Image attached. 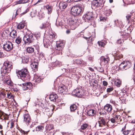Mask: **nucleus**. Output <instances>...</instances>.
I'll list each match as a JSON object with an SVG mask.
<instances>
[{
	"mask_svg": "<svg viewBox=\"0 0 135 135\" xmlns=\"http://www.w3.org/2000/svg\"><path fill=\"white\" fill-rule=\"evenodd\" d=\"M20 131L21 133L24 134H27L29 131H25L22 129L20 130Z\"/></svg>",
	"mask_w": 135,
	"mask_h": 135,
	"instance_id": "6e6d98bb",
	"label": "nucleus"
},
{
	"mask_svg": "<svg viewBox=\"0 0 135 135\" xmlns=\"http://www.w3.org/2000/svg\"><path fill=\"white\" fill-rule=\"evenodd\" d=\"M68 6L66 2H61L60 3L59 7L60 9H65Z\"/></svg>",
	"mask_w": 135,
	"mask_h": 135,
	"instance_id": "2eb2a0df",
	"label": "nucleus"
},
{
	"mask_svg": "<svg viewBox=\"0 0 135 135\" xmlns=\"http://www.w3.org/2000/svg\"><path fill=\"white\" fill-rule=\"evenodd\" d=\"M54 129L53 126L51 124H49L46 127V130L47 131H50L52 129Z\"/></svg>",
	"mask_w": 135,
	"mask_h": 135,
	"instance_id": "e433bc0d",
	"label": "nucleus"
},
{
	"mask_svg": "<svg viewBox=\"0 0 135 135\" xmlns=\"http://www.w3.org/2000/svg\"><path fill=\"white\" fill-rule=\"evenodd\" d=\"M98 44L99 46H100L103 47L105 45V43L101 41H98Z\"/></svg>",
	"mask_w": 135,
	"mask_h": 135,
	"instance_id": "09e8293b",
	"label": "nucleus"
},
{
	"mask_svg": "<svg viewBox=\"0 0 135 135\" xmlns=\"http://www.w3.org/2000/svg\"><path fill=\"white\" fill-rule=\"evenodd\" d=\"M38 16L40 18H41L44 17V14L42 12H40L38 14Z\"/></svg>",
	"mask_w": 135,
	"mask_h": 135,
	"instance_id": "5fc2aeb1",
	"label": "nucleus"
},
{
	"mask_svg": "<svg viewBox=\"0 0 135 135\" xmlns=\"http://www.w3.org/2000/svg\"><path fill=\"white\" fill-rule=\"evenodd\" d=\"M25 25V23L23 22H21L17 26V28L19 29H21L24 28Z\"/></svg>",
	"mask_w": 135,
	"mask_h": 135,
	"instance_id": "cd10ccee",
	"label": "nucleus"
},
{
	"mask_svg": "<svg viewBox=\"0 0 135 135\" xmlns=\"http://www.w3.org/2000/svg\"><path fill=\"white\" fill-rule=\"evenodd\" d=\"M131 15H128L126 16V18L127 21H128V22L129 21V20L131 19Z\"/></svg>",
	"mask_w": 135,
	"mask_h": 135,
	"instance_id": "052dcab7",
	"label": "nucleus"
},
{
	"mask_svg": "<svg viewBox=\"0 0 135 135\" xmlns=\"http://www.w3.org/2000/svg\"><path fill=\"white\" fill-rule=\"evenodd\" d=\"M6 114H3L1 113H0V119L2 120H4L5 119V115Z\"/></svg>",
	"mask_w": 135,
	"mask_h": 135,
	"instance_id": "c03bdc74",
	"label": "nucleus"
},
{
	"mask_svg": "<svg viewBox=\"0 0 135 135\" xmlns=\"http://www.w3.org/2000/svg\"><path fill=\"white\" fill-rule=\"evenodd\" d=\"M0 94L2 96L3 98H5L6 96V94H7L8 91L4 89H2L0 90Z\"/></svg>",
	"mask_w": 135,
	"mask_h": 135,
	"instance_id": "4be33fe9",
	"label": "nucleus"
},
{
	"mask_svg": "<svg viewBox=\"0 0 135 135\" xmlns=\"http://www.w3.org/2000/svg\"><path fill=\"white\" fill-rule=\"evenodd\" d=\"M84 38H85L86 39H88V42H91L92 41V38L91 37V36L89 37L88 38L87 37H84Z\"/></svg>",
	"mask_w": 135,
	"mask_h": 135,
	"instance_id": "8fccbe9b",
	"label": "nucleus"
},
{
	"mask_svg": "<svg viewBox=\"0 0 135 135\" xmlns=\"http://www.w3.org/2000/svg\"><path fill=\"white\" fill-rule=\"evenodd\" d=\"M102 83L103 85L104 86H106L108 84V83L107 82L105 81H103Z\"/></svg>",
	"mask_w": 135,
	"mask_h": 135,
	"instance_id": "680f3d73",
	"label": "nucleus"
},
{
	"mask_svg": "<svg viewBox=\"0 0 135 135\" xmlns=\"http://www.w3.org/2000/svg\"><path fill=\"white\" fill-rule=\"evenodd\" d=\"M87 126L88 125L86 124H84L81 126V129L82 130H84L86 128Z\"/></svg>",
	"mask_w": 135,
	"mask_h": 135,
	"instance_id": "49530a36",
	"label": "nucleus"
},
{
	"mask_svg": "<svg viewBox=\"0 0 135 135\" xmlns=\"http://www.w3.org/2000/svg\"><path fill=\"white\" fill-rule=\"evenodd\" d=\"M110 121L113 123H114L115 122V119L114 118H112L110 119Z\"/></svg>",
	"mask_w": 135,
	"mask_h": 135,
	"instance_id": "774afa93",
	"label": "nucleus"
},
{
	"mask_svg": "<svg viewBox=\"0 0 135 135\" xmlns=\"http://www.w3.org/2000/svg\"><path fill=\"white\" fill-rule=\"evenodd\" d=\"M106 12H107L106 13L107 14V15H110L112 13L111 10L110 9L108 10Z\"/></svg>",
	"mask_w": 135,
	"mask_h": 135,
	"instance_id": "e2e57ef3",
	"label": "nucleus"
},
{
	"mask_svg": "<svg viewBox=\"0 0 135 135\" xmlns=\"http://www.w3.org/2000/svg\"><path fill=\"white\" fill-rule=\"evenodd\" d=\"M27 52L29 53H32L34 52V50L33 48L32 47H28L27 48Z\"/></svg>",
	"mask_w": 135,
	"mask_h": 135,
	"instance_id": "473e14b6",
	"label": "nucleus"
},
{
	"mask_svg": "<svg viewBox=\"0 0 135 135\" xmlns=\"http://www.w3.org/2000/svg\"><path fill=\"white\" fill-rule=\"evenodd\" d=\"M29 11V9L28 8H27L25 12H23V13H22L21 14V15H22L25 14L27 12H28Z\"/></svg>",
	"mask_w": 135,
	"mask_h": 135,
	"instance_id": "0e129e2a",
	"label": "nucleus"
},
{
	"mask_svg": "<svg viewBox=\"0 0 135 135\" xmlns=\"http://www.w3.org/2000/svg\"><path fill=\"white\" fill-rule=\"evenodd\" d=\"M17 75L19 78H25V79L29 78V76L28 72L27 69H24L16 72Z\"/></svg>",
	"mask_w": 135,
	"mask_h": 135,
	"instance_id": "f03ea898",
	"label": "nucleus"
},
{
	"mask_svg": "<svg viewBox=\"0 0 135 135\" xmlns=\"http://www.w3.org/2000/svg\"><path fill=\"white\" fill-rule=\"evenodd\" d=\"M27 86L28 87V89H30L32 88V84L30 82H27L25 83Z\"/></svg>",
	"mask_w": 135,
	"mask_h": 135,
	"instance_id": "79ce46f5",
	"label": "nucleus"
},
{
	"mask_svg": "<svg viewBox=\"0 0 135 135\" xmlns=\"http://www.w3.org/2000/svg\"><path fill=\"white\" fill-rule=\"evenodd\" d=\"M21 10L20 8L18 9L16 11V14H15V15H13V17H15L17 15H18L19 13H20V12H21Z\"/></svg>",
	"mask_w": 135,
	"mask_h": 135,
	"instance_id": "a18cd8bd",
	"label": "nucleus"
},
{
	"mask_svg": "<svg viewBox=\"0 0 135 135\" xmlns=\"http://www.w3.org/2000/svg\"><path fill=\"white\" fill-rule=\"evenodd\" d=\"M45 7L48 10V14H51L52 11L51 7L49 5H46Z\"/></svg>",
	"mask_w": 135,
	"mask_h": 135,
	"instance_id": "c9c22d12",
	"label": "nucleus"
},
{
	"mask_svg": "<svg viewBox=\"0 0 135 135\" xmlns=\"http://www.w3.org/2000/svg\"><path fill=\"white\" fill-rule=\"evenodd\" d=\"M7 96L8 98L13 99L14 98L12 94L11 93L8 91V92L7 93Z\"/></svg>",
	"mask_w": 135,
	"mask_h": 135,
	"instance_id": "a19ab883",
	"label": "nucleus"
},
{
	"mask_svg": "<svg viewBox=\"0 0 135 135\" xmlns=\"http://www.w3.org/2000/svg\"><path fill=\"white\" fill-rule=\"evenodd\" d=\"M13 44L12 43L9 41L6 42V44L3 46L4 50L7 51H9L12 50L13 48Z\"/></svg>",
	"mask_w": 135,
	"mask_h": 135,
	"instance_id": "1a4fd4ad",
	"label": "nucleus"
},
{
	"mask_svg": "<svg viewBox=\"0 0 135 135\" xmlns=\"http://www.w3.org/2000/svg\"><path fill=\"white\" fill-rule=\"evenodd\" d=\"M35 36L37 38L40 36V32L36 33L35 34Z\"/></svg>",
	"mask_w": 135,
	"mask_h": 135,
	"instance_id": "4d7b16f0",
	"label": "nucleus"
},
{
	"mask_svg": "<svg viewBox=\"0 0 135 135\" xmlns=\"http://www.w3.org/2000/svg\"><path fill=\"white\" fill-rule=\"evenodd\" d=\"M115 85L118 87H119L121 84V81L119 79H117L114 81Z\"/></svg>",
	"mask_w": 135,
	"mask_h": 135,
	"instance_id": "72a5a7b5",
	"label": "nucleus"
},
{
	"mask_svg": "<svg viewBox=\"0 0 135 135\" xmlns=\"http://www.w3.org/2000/svg\"><path fill=\"white\" fill-rule=\"evenodd\" d=\"M16 31L15 30L12 31L10 33V36L13 38H15L17 36Z\"/></svg>",
	"mask_w": 135,
	"mask_h": 135,
	"instance_id": "c756f323",
	"label": "nucleus"
},
{
	"mask_svg": "<svg viewBox=\"0 0 135 135\" xmlns=\"http://www.w3.org/2000/svg\"><path fill=\"white\" fill-rule=\"evenodd\" d=\"M93 13L91 12H89L84 15L83 17V18L85 20V22H91L93 20Z\"/></svg>",
	"mask_w": 135,
	"mask_h": 135,
	"instance_id": "39448f33",
	"label": "nucleus"
},
{
	"mask_svg": "<svg viewBox=\"0 0 135 135\" xmlns=\"http://www.w3.org/2000/svg\"><path fill=\"white\" fill-rule=\"evenodd\" d=\"M100 120H99L98 122L99 124V126H101V124L104 125H105V122L104 119L102 118H100Z\"/></svg>",
	"mask_w": 135,
	"mask_h": 135,
	"instance_id": "393cba45",
	"label": "nucleus"
},
{
	"mask_svg": "<svg viewBox=\"0 0 135 135\" xmlns=\"http://www.w3.org/2000/svg\"><path fill=\"white\" fill-rule=\"evenodd\" d=\"M98 69L99 71L101 72H103L104 71L103 68H102L99 67Z\"/></svg>",
	"mask_w": 135,
	"mask_h": 135,
	"instance_id": "bf43d9fd",
	"label": "nucleus"
},
{
	"mask_svg": "<svg viewBox=\"0 0 135 135\" xmlns=\"http://www.w3.org/2000/svg\"><path fill=\"white\" fill-rule=\"evenodd\" d=\"M58 92L60 93H62L66 91L67 89L66 86L64 85L60 86L59 87Z\"/></svg>",
	"mask_w": 135,
	"mask_h": 135,
	"instance_id": "f8f14e48",
	"label": "nucleus"
},
{
	"mask_svg": "<svg viewBox=\"0 0 135 135\" xmlns=\"http://www.w3.org/2000/svg\"><path fill=\"white\" fill-rule=\"evenodd\" d=\"M34 80L36 83H39L41 80V78L37 75L34 74Z\"/></svg>",
	"mask_w": 135,
	"mask_h": 135,
	"instance_id": "aec40b11",
	"label": "nucleus"
},
{
	"mask_svg": "<svg viewBox=\"0 0 135 135\" xmlns=\"http://www.w3.org/2000/svg\"><path fill=\"white\" fill-rule=\"evenodd\" d=\"M113 89H114L113 87H110L109 88H107V91L108 93H110L113 91Z\"/></svg>",
	"mask_w": 135,
	"mask_h": 135,
	"instance_id": "de8ad7c7",
	"label": "nucleus"
},
{
	"mask_svg": "<svg viewBox=\"0 0 135 135\" xmlns=\"http://www.w3.org/2000/svg\"><path fill=\"white\" fill-rule=\"evenodd\" d=\"M64 46V44L62 43H57L55 47L56 50V52L57 54H62V50Z\"/></svg>",
	"mask_w": 135,
	"mask_h": 135,
	"instance_id": "0eeeda50",
	"label": "nucleus"
},
{
	"mask_svg": "<svg viewBox=\"0 0 135 135\" xmlns=\"http://www.w3.org/2000/svg\"><path fill=\"white\" fill-rule=\"evenodd\" d=\"M106 113L103 110H102L99 112V114L101 115H105Z\"/></svg>",
	"mask_w": 135,
	"mask_h": 135,
	"instance_id": "864d4df0",
	"label": "nucleus"
},
{
	"mask_svg": "<svg viewBox=\"0 0 135 135\" xmlns=\"http://www.w3.org/2000/svg\"><path fill=\"white\" fill-rule=\"evenodd\" d=\"M20 86H22V89L24 90H26L28 89V87L27 86L25 83H22V84H18Z\"/></svg>",
	"mask_w": 135,
	"mask_h": 135,
	"instance_id": "4c0bfd02",
	"label": "nucleus"
},
{
	"mask_svg": "<svg viewBox=\"0 0 135 135\" xmlns=\"http://www.w3.org/2000/svg\"><path fill=\"white\" fill-rule=\"evenodd\" d=\"M12 68L11 62L8 61H5L3 65V66L1 69V72L3 76L7 73H9Z\"/></svg>",
	"mask_w": 135,
	"mask_h": 135,
	"instance_id": "f257e3e1",
	"label": "nucleus"
},
{
	"mask_svg": "<svg viewBox=\"0 0 135 135\" xmlns=\"http://www.w3.org/2000/svg\"><path fill=\"white\" fill-rule=\"evenodd\" d=\"M83 62V61L82 60L79 59L76 60L74 61V63H76L78 64V65H82Z\"/></svg>",
	"mask_w": 135,
	"mask_h": 135,
	"instance_id": "2f4dec72",
	"label": "nucleus"
},
{
	"mask_svg": "<svg viewBox=\"0 0 135 135\" xmlns=\"http://www.w3.org/2000/svg\"><path fill=\"white\" fill-rule=\"evenodd\" d=\"M22 62L23 63H27L28 61V57L27 56H23L22 57Z\"/></svg>",
	"mask_w": 135,
	"mask_h": 135,
	"instance_id": "b1692460",
	"label": "nucleus"
},
{
	"mask_svg": "<svg viewBox=\"0 0 135 135\" xmlns=\"http://www.w3.org/2000/svg\"><path fill=\"white\" fill-rule=\"evenodd\" d=\"M129 132V131H124L123 132V133L124 135H127L128 134Z\"/></svg>",
	"mask_w": 135,
	"mask_h": 135,
	"instance_id": "69168bd1",
	"label": "nucleus"
},
{
	"mask_svg": "<svg viewBox=\"0 0 135 135\" xmlns=\"http://www.w3.org/2000/svg\"><path fill=\"white\" fill-rule=\"evenodd\" d=\"M21 40H22L21 38L20 37H18L16 40L15 41L17 44H19L20 43L21 41Z\"/></svg>",
	"mask_w": 135,
	"mask_h": 135,
	"instance_id": "37998d69",
	"label": "nucleus"
},
{
	"mask_svg": "<svg viewBox=\"0 0 135 135\" xmlns=\"http://www.w3.org/2000/svg\"><path fill=\"white\" fill-rule=\"evenodd\" d=\"M34 40V37L31 33H27L24 37L23 41L25 44H29L32 42Z\"/></svg>",
	"mask_w": 135,
	"mask_h": 135,
	"instance_id": "20e7f679",
	"label": "nucleus"
},
{
	"mask_svg": "<svg viewBox=\"0 0 135 135\" xmlns=\"http://www.w3.org/2000/svg\"><path fill=\"white\" fill-rule=\"evenodd\" d=\"M75 7L77 9L76 10V11L77 12L78 14L79 15L82 14L84 10L82 8V7L78 6H75Z\"/></svg>",
	"mask_w": 135,
	"mask_h": 135,
	"instance_id": "a211bd4d",
	"label": "nucleus"
},
{
	"mask_svg": "<svg viewBox=\"0 0 135 135\" xmlns=\"http://www.w3.org/2000/svg\"><path fill=\"white\" fill-rule=\"evenodd\" d=\"M34 112L35 114L36 115V117L40 116L41 115V112L38 109L35 110Z\"/></svg>",
	"mask_w": 135,
	"mask_h": 135,
	"instance_id": "58836bf2",
	"label": "nucleus"
},
{
	"mask_svg": "<svg viewBox=\"0 0 135 135\" xmlns=\"http://www.w3.org/2000/svg\"><path fill=\"white\" fill-rule=\"evenodd\" d=\"M46 26L45 23H42L40 26V28L41 29H44L46 27Z\"/></svg>",
	"mask_w": 135,
	"mask_h": 135,
	"instance_id": "3c124183",
	"label": "nucleus"
},
{
	"mask_svg": "<svg viewBox=\"0 0 135 135\" xmlns=\"http://www.w3.org/2000/svg\"><path fill=\"white\" fill-rule=\"evenodd\" d=\"M76 9L75 6H73L71 9V14L75 16L79 15L78 14L77 12L76 11Z\"/></svg>",
	"mask_w": 135,
	"mask_h": 135,
	"instance_id": "6ab92c4d",
	"label": "nucleus"
},
{
	"mask_svg": "<svg viewBox=\"0 0 135 135\" xmlns=\"http://www.w3.org/2000/svg\"><path fill=\"white\" fill-rule=\"evenodd\" d=\"M23 121L26 124L28 125L31 122V119L30 115L27 113L24 114L23 116Z\"/></svg>",
	"mask_w": 135,
	"mask_h": 135,
	"instance_id": "9d476101",
	"label": "nucleus"
},
{
	"mask_svg": "<svg viewBox=\"0 0 135 135\" xmlns=\"http://www.w3.org/2000/svg\"><path fill=\"white\" fill-rule=\"evenodd\" d=\"M36 11L35 10L34 11L31 12V16L32 17L35 16L36 15Z\"/></svg>",
	"mask_w": 135,
	"mask_h": 135,
	"instance_id": "603ef678",
	"label": "nucleus"
},
{
	"mask_svg": "<svg viewBox=\"0 0 135 135\" xmlns=\"http://www.w3.org/2000/svg\"><path fill=\"white\" fill-rule=\"evenodd\" d=\"M76 109L77 106L75 104H73L70 106V109L71 112H74Z\"/></svg>",
	"mask_w": 135,
	"mask_h": 135,
	"instance_id": "f704fd0d",
	"label": "nucleus"
},
{
	"mask_svg": "<svg viewBox=\"0 0 135 135\" xmlns=\"http://www.w3.org/2000/svg\"><path fill=\"white\" fill-rule=\"evenodd\" d=\"M55 65H56V66H57L60 65L61 62L59 61H57L55 62Z\"/></svg>",
	"mask_w": 135,
	"mask_h": 135,
	"instance_id": "338daca9",
	"label": "nucleus"
},
{
	"mask_svg": "<svg viewBox=\"0 0 135 135\" xmlns=\"http://www.w3.org/2000/svg\"><path fill=\"white\" fill-rule=\"evenodd\" d=\"M54 107L55 106L54 105H52L51 107V109L49 108H46L45 109V114L47 115L49 117L51 116L53 113V110H54L55 108Z\"/></svg>",
	"mask_w": 135,
	"mask_h": 135,
	"instance_id": "9b49d317",
	"label": "nucleus"
},
{
	"mask_svg": "<svg viewBox=\"0 0 135 135\" xmlns=\"http://www.w3.org/2000/svg\"><path fill=\"white\" fill-rule=\"evenodd\" d=\"M44 129V127L42 126H39L36 128V130L38 131H42Z\"/></svg>",
	"mask_w": 135,
	"mask_h": 135,
	"instance_id": "ea45409f",
	"label": "nucleus"
},
{
	"mask_svg": "<svg viewBox=\"0 0 135 135\" xmlns=\"http://www.w3.org/2000/svg\"><path fill=\"white\" fill-rule=\"evenodd\" d=\"M92 6L95 7H100L103 6V1L102 0H94L92 2Z\"/></svg>",
	"mask_w": 135,
	"mask_h": 135,
	"instance_id": "6e6552de",
	"label": "nucleus"
},
{
	"mask_svg": "<svg viewBox=\"0 0 135 135\" xmlns=\"http://www.w3.org/2000/svg\"><path fill=\"white\" fill-rule=\"evenodd\" d=\"M125 63V61H123L121 64L119 65L118 69L120 70H125V68L124 63Z\"/></svg>",
	"mask_w": 135,
	"mask_h": 135,
	"instance_id": "bb28decb",
	"label": "nucleus"
},
{
	"mask_svg": "<svg viewBox=\"0 0 135 135\" xmlns=\"http://www.w3.org/2000/svg\"><path fill=\"white\" fill-rule=\"evenodd\" d=\"M96 113L95 110L93 109H90L87 112V114L89 116L94 115Z\"/></svg>",
	"mask_w": 135,
	"mask_h": 135,
	"instance_id": "5701e85b",
	"label": "nucleus"
},
{
	"mask_svg": "<svg viewBox=\"0 0 135 135\" xmlns=\"http://www.w3.org/2000/svg\"><path fill=\"white\" fill-rule=\"evenodd\" d=\"M57 98V95L55 94H51L50 96V99L54 102H55Z\"/></svg>",
	"mask_w": 135,
	"mask_h": 135,
	"instance_id": "4468645a",
	"label": "nucleus"
},
{
	"mask_svg": "<svg viewBox=\"0 0 135 135\" xmlns=\"http://www.w3.org/2000/svg\"><path fill=\"white\" fill-rule=\"evenodd\" d=\"M100 60L101 62H104L105 63H108L109 60V58L108 56H106V57L102 56L101 57Z\"/></svg>",
	"mask_w": 135,
	"mask_h": 135,
	"instance_id": "dca6fc26",
	"label": "nucleus"
},
{
	"mask_svg": "<svg viewBox=\"0 0 135 135\" xmlns=\"http://www.w3.org/2000/svg\"><path fill=\"white\" fill-rule=\"evenodd\" d=\"M115 58L116 60H119L120 59L122 58L123 57L122 55L119 53L115 54Z\"/></svg>",
	"mask_w": 135,
	"mask_h": 135,
	"instance_id": "7c9ffc66",
	"label": "nucleus"
},
{
	"mask_svg": "<svg viewBox=\"0 0 135 135\" xmlns=\"http://www.w3.org/2000/svg\"><path fill=\"white\" fill-rule=\"evenodd\" d=\"M29 2V0H20L16 2V4L26 3Z\"/></svg>",
	"mask_w": 135,
	"mask_h": 135,
	"instance_id": "a878e982",
	"label": "nucleus"
},
{
	"mask_svg": "<svg viewBox=\"0 0 135 135\" xmlns=\"http://www.w3.org/2000/svg\"><path fill=\"white\" fill-rule=\"evenodd\" d=\"M5 82L8 85H11V81L10 80H8L5 81Z\"/></svg>",
	"mask_w": 135,
	"mask_h": 135,
	"instance_id": "13d9d810",
	"label": "nucleus"
},
{
	"mask_svg": "<svg viewBox=\"0 0 135 135\" xmlns=\"http://www.w3.org/2000/svg\"><path fill=\"white\" fill-rule=\"evenodd\" d=\"M125 70H127L129 69L131 66V63L130 61H125L124 63Z\"/></svg>",
	"mask_w": 135,
	"mask_h": 135,
	"instance_id": "412c9836",
	"label": "nucleus"
},
{
	"mask_svg": "<svg viewBox=\"0 0 135 135\" xmlns=\"http://www.w3.org/2000/svg\"><path fill=\"white\" fill-rule=\"evenodd\" d=\"M49 34V37L51 39H55L56 38V36L55 33V32H50Z\"/></svg>",
	"mask_w": 135,
	"mask_h": 135,
	"instance_id": "c85d7f7f",
	"label": "nucleus"
},
{
	"mask_svg": "<svg viewBox=\"0 0 135 135\" xmlns=\"http://www.w3.org/2000/svg\"><path fill=\"white\" fill-rule=\"evenodd\" d=\"M67 22L68 24L70 26V27L72 30H74L80 24L79 22L73 18H69L67 19Z\"/></svg>",
	"mask_w": 135,
	"mask_h": 135,
	"instance_id": "7ed1b4c3",
	"label": "nucleus"
},
{
	"mask_svg": "<svg viewBox=\"0 0 135 135\" xmlns=\"http://www.w3.org/2000/svg\"><path fill=\"white\" fill-rule=\"evenodd\" d=\"M38 65V63L37 62H34L31 65V67L34 71H36L37 70Z\"/></svg>",
	"mask_w": 135,
	"mask_h": 135,
	"instance_id": "f3484780",
	"label": "nucleus"
},
{
	"mask_svg": "<svg viewBox=\"0 0 135 135\" xmlns=\"http://www.w3.org/2000/svg\"><path fill=\"white\" fill-rule=\"evenodd\" d=\"M83 90L81 88H77L73 90L72 93L73 95L81 97L83 95Z\"/></svg>",
	"mask_w": 135,
	"mask_h": 135,
	"instance_id": "423d86ee",
	"label": "nucleus"
},
{
	"mask_svg": "<svg viewBox=\"0 0 135 135\" xmlns=\"http://www.w3.org/2000/svg\"><path fill=\"white\" fill-rule=\"evenodd\" d=\"M104 109L108 112H110L112 109V106L109 104H107L104 107Z\"/></svg>",
	"mask_w": 135,
	"mask_h": 135,
	"instance_id": "ddd939ff",
	"label": "nucleus"
}]
</instances>
